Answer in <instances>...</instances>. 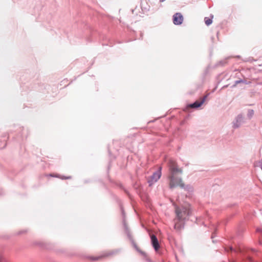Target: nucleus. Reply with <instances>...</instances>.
<instances>
[{
	"label": "nucleus",
	"instance_id": "1",
	"mask_svg": "<svg viewBox=\"0 0 262 262\" xmlns=\"http://www.w3.org/2000/svg\"><path fill=\"white\" fill-rule=\"evenodd\" d=\"M169 169L171 172L170 175L169 177L170 180L169 186L170 188H173L179 186L180 187H184V183L183 182L182 180H179V183H176L174 182L175 177L174 174L176 173H182V169L179 168L176 163L173 160H170L169 162Z\"/></svg>",
	"mask_w": 262,
	"mask_h": 262
},
{
	"label": "nucleus",
	"instance_id": "2",
	"mask_svg": "<svg viewBox=\"0 0 262 262\" xmlns=\"http://www.w3.org/2000/svg\"><path fill=\"white\" fill-rule=\"evenodd\" d=\"M176 213L177 214V217L174 220V228L179 229L181 227V223L179 222L186 219L191 213L190 205L187 204L181 208L177 207L176 208Z\"/></svg>",
	"mask_w": 262,
	"mask_h": 262
},
{
	"label": "nucleus",
	"instance_id": "3",
	"mask_svg": "<svg viewBox=\"0 0 262 262\" xmlns=\"http://www.w3.org/2000/svg\"><path fill=\"white\" fill-rule=\"evenodd\" d=\"M161 176V168H160L158 171L155 172L148 179V182L149 183V185H151L152 184L156 182L160 178Z\"/></svg>",
	"mask_w": 262,
	"mask_h": 262
},
{
	"label": "nucleus",
	"instance_id": "4",
	"mask_svg": "<svg viewBox=\"0 0 262 262\" xmlns=\"http://www.w3.org/2000/svg\"><path fill=\"white\" fill-rule=\"evenodd\" d=\"M115 253V251H106V252H103L99 256L92 257V259L94 260H100L102 258H104L111 256L114 255Z\"/></svg>",
	"mask_w": 262,
	"mask_h": 262
},
{
	"label": "nucleus",
	"instance_id": "5",
	"mask_svg": "<svg viewBox=\"0 0 262 262\" xmlns=\"http://www.w3.org/2000/svg\"><path fill=\"white\" fill-rule=\"evenodd\" d=\"M183 16L180 13H177L173 16V22L174 25H179L182 24Z\"/></svg>",
	"mask_w": 262,
	"mask_h": 262
},
{
	"label": "nucleus",
	"instance_id": "6",
	"mask_svg": "<svg viewBox=\"0 0 262 262\" xmlns=\"http://www.w3.org/2000/svg\"><path fill=\"white\" fill-rule=\"evenodd\" d=\"M207 96L206 95L204 97L201 98L199 100H196L193 103L189 104L188 107L190 108H198L201 106L206 100Z\"/></svg>",
	"mask_w": 262,
	"mask_h": 262
},
{
	"label": "nucleus",
	"instance_id": "7",
	"mask_svg": "<svg viewBox=\"0 0 262 262\" xmlns=\"http://www.w3.org/2000/svg\"><path fill=\"white\" fill-rule=\"evenodd\" d=\"M151 241L154 249L155 250L157 251L160 248V245L157 237L154 234L151 235Z\"/></svg>",
	"mask_w": 262,
	"mask_h": 262
},
{
	"label": "nucleus",
	"instance_id": "8",
	"mask_svg": "<svg viewBox=\"0 0 262 262\" xmlns=\"http://www.w3.org/2000/svg\"><path fill=\"white\" fill-rule=\"evenodd\" d=\"M243 121V117L241 115H238L236 118V122L235 123H234L233 124V127L234 128H237L238 127L240 124H241V123Z\"/></svg>",
	"mask_w": 262,
	"mask_h": 262
},
{
	"label": "nucleus",
	"instance_id": "9",
	"mask_svg": "<svg viewBox=\"0 0 262 262\" xmlns=\"http://www.w3.org/2000/svg\"><path fill=\"white\" fill-rule=\"evenodd\" d=\"M213 18V16L211 15L210 17H206L204 18V21L205 23V24L207 26H209L211 25L212 23V19Z\"/></svg>",
	"mask_w": 262,
	"mask_h": 262
},
{
	"label": "nucleus",
	"instance_id": "10",
	"mask_svg": "<svg viewBox=\"0 0 262 262\" xmlns=\"http://www.w3.org/2000/svg\"><path fill=\"white\" fill-rule=\"evenodd\" d=\"M179 180H182V179L181 178H178L175 177L174 182L176 183H179Z\"/></svg>",
	"mask_w": 262,
	"mask_h": 262
},
{
	"label": "nucleus",
	"instance_id": "11",
	"mask_svg": "<svg viewBox=\"0 0 262 262\" xmlns=\"http://www.w3.org/2000/svg\"><path fill=\"white\" fill-rule=\"evenodd\" d=\"M260 167H261V168L262 169V159H261V165H260Z\"/></svg>",
	"mask_w": 262,
	"mask_h": 262
}]
</instances>
